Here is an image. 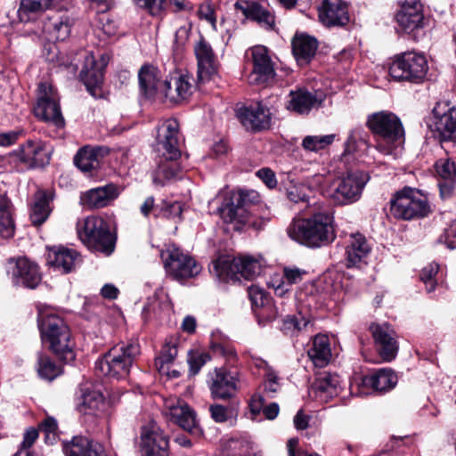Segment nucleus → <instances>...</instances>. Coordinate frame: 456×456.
Returning a JSON list of instances; mask_svg holds the SVG:
<instances>
[{"label":"nucleus","instance_id":"55","mask_svg":"<svg viewBox=\"0 0 456 456\" xmlns=\"http://www.w3.org/2000/svg\"><path fill=\"white\" fill-rule=\"evenodd\" d=\"M14 220L12 209L0 213V235L4 238H11L14 234Z\"/></svg>","mask_w":456,"mask_h":456},{"label":"nucleus","instance_id":"8","mask_svg":"<svg viewBox=\"0 0 456 456\" xmlns=\"http://www.w3.org/2000/svg\"><path fill=\"white\" fill-rule=\"evenodd\" d=\"M430 212L427 196L418 189L405 186L390 199V213L395 219H419L426 217Z\"/></svg>","mask_w":456,"mask_h":456},{"label":"nucleus","instance_id":"40","mask_svg":"<svg viewBox=\"0 0 456 456\" xmlns=\"http://www.w3.org/2000/svg\"><path fill=\"white\" fill-rule=\"evenodd\" d=\"M103 151L102 148L85 146L75 155L74 163L83 173H91L99 168Z\"/></svg>","mask_w":456,"mask_h":456},{"label":"nucleus","instance_id":"36","mask_svg":"<svg viewBox=\"0 0 456 456\" xmlns=\"http://www.w3.org/2000/svg\"><path fill=\"white\" fill-rule=\"evenodd\" d=\"M397 376L389 369H379L370 375L362 377L358 386L376 392H387L395 387Z\"/></svg>","mask_w":456,"mask_h":456},{"label":"nucleus","instance_id":"49","mask_svg":"<svg viewBox=\"0 0 456 456\" xmlns=\"http://www.w3.org/2000/svg\"><path fill=\"white\" fill-rule=\"evenodd\" d=\"M335 139V134L306 135L302 141V147L308 151L317 152L330 145Z\"/></svg>","mask_w":456,"mask_h":456},{"label":"nucleus","instance_id":"57","mask_svg":"<svg viewBox=\"0 0 456 456\" xmlns=\"http://www.w3.org/2000/svg\"><path fill=\"white\" fill-rule=\"evenodd\" d=\"M211 418L217 423H223L232 418L233 411L232 409L219 403L209 406Z\"/></svg>","mask_w":456,"mask_h":456},{"label":"nucleus","instance_id":"20","mask_svg":"<svg viewBox=\"0 0 456 456\" xmlns=\"http://www.w3.org/2000/svg\"><path fill=\"white\" fill-rule=\"evenodd\" d=\"M28 168L43 167L51 159L46 145L41 140H28L12 152Z\"/></svg>","mask_w":456,"mask_h":456},{"label":"nucleus","instance_id":"62","mask_svg":"<svg viewBox=\"0 0 456 456\" xmlns=\"http://www.w3.org/2000/svg\"><path fill=\"white\" fill-rule=\"evenodd\" d=\"M179 172V167L176 163L174 162H165L159 166L157 174L159 176H162L163 178L169 180L175 178Z\"/></svg>","mask_w":456,"mask_h":456},{"label":"nucleus","instance_id":"7","mask_svg":"<svg viewBox=\"0 0 456 456\" xmlns=\"http://www.w3.org/2000/svg\"><path fill=\"white\" fill-rule=\"evenodd\" d=\"M140 354L141 347L137 341L121 342L112 346L97 361L95 368L104 376L123 379L128 376Z\"/></svg>","mask_w":456,"mask_h":456},{"label":"nucleus","instance_id":"47","mask_svg":"<svg viewBox=\"0 0 456 456\" xmlns=\"http://www.w3.org/2000/svg\"><path fill=\"white\" fill-rule=\"evenodd\" d=\"M37 371L41 379L52 381L61 374L62 369L49 355L39 352L37 354Z\"/></svg>","mask_w":456,"mask_h":456},{"label":"nucleus","instance_id":"32","mask_svg":"<svg viewBox=\"0 0 456 456\" xmlns=\"http://www.w3.org/2000/svg\"><path fill=\"white\" fill-rule=\"evenodd\" d=\"M103 66L104 64H97L95 57L92 53L86 55L80 78L86 90L94 97H97L101 93V85L103 81Z\"/></svg>","mask_w":456,"mask_h":456},{"label":"nucleus","instance_id":"52","mask_svg":"<svg viewBox=\"0 0 456 456\" xmlns=\"http://www.w3.org/2000/svg\"><path fill=\"white\" fill-rule=\"evenodd\" d=\"M436 171L442 180H455L456 163L452 159H438L435 164Z\"/></svg>","mask_w":456,"mask_h":456},{"label":"nucleus","instance_id":"18","mask_svg":"<svg viewBox=\"0 0 456 456\" xmlns=\"http://www.w3.org/2000/svg\"><path fill=\"white\" fill-rule=\"evenodd\" d=\"M168 438L156 423L142 428L141 432L142 456H169Z\"/></svg>","mask_w":456,"mask_h":456},{"label":"nucleus","instance_id":"23","mask_svg":"<svg viewBox=\"0 0 456 456\" xmlns=\"http://www.w3.org/2000/svg\"><path fill=\"white\" fill-rule=\"evenodd\" d=\"M319 20L325 27H343L349 20L348 4L343 0H322L318 6Z\"/></svg>","mask_w":456,"mask_h":456},{"label":"nucleus","instance_id":"44","mask_svg":"<svg viewBox=\"0 0 456 456\" xmlns=\"http://www.w3.org/2000/svg\"><path fill=\"white\" fill-rule=\"evenodd\" d=\"M307 272L297 266H286L283 268L282 280L280 282L273 281L272 285L275 290V294L282 297L289 290V287L293 284L301 282Z\"/></svg>","mask_w":456,"mask_h":456},{"label":"nucleus","instance_id":"46","mask_svg":"<svg viewBox=\"0 0 456 456\" xmlns=\"http://www.w3.org/2000/svg\"><path fill=\"white\" fill-rule=\"evenodd\" d=\"M72 26L73 20L69 16L64 15L51 20L46 25V29L52 39L64 41L69 37Z\"/></svg>","mask_w":456,"mask_h":456},{"label":"nucleus","instance_id":"31","mask_svg":"<svg viewBox=\"0 0 456 456\" xmlns=\"http://www.w3.org/2000/svg\"><path fill=\"white\" fill-rule=\"evenodd\" d=\"M167 415L170 419L190 433H198L199 426L195 411L183 401L167 403Z\"/></svg>","mask_w":456,"mask_h":456},{"label":"nucleus","instance_id":"22","mask_svg":"<svg viewBox=\"0 0 456 456\" xmlns=\"http://www.w3.org/2000/svg\"><path fill=\"white\" fill-rule=\"evenodd\" d=\"M400 6L395 20L405 33L411 34L424 27L423 7L419 0H403Z\"/></svg>","mask_w":456,"mask_h":456},{"label":"nucleus","instance_id":"9","mask_svg":"<svg viewBox=\"0 0 456 456\" xmlns=\"http://www.w3.org/2000/svg\"><path fill=\"white\" fill-rule=\"evenodd\" d=\"M263 268L261 256H240L231 259L229 256H220L212 263L213 272L219 280H253L258 276Z\"/></svg>","mask_w":456,"mask_h":456},{"label":"nucleus","instance_id":"51","mask_svg":"<svg viewBox=\"0 0 456 456\" xmlns=\"http://www.w3.org/2000/svg\"><path fill=\"white\" fill-rule=\"evenodd\" d=\"M210 350L215 356L223 357L229 364H234L237 361L236 350L228 342L214 341L210 345Z\"/></svg>","mask_w":456,"mask_h":456},{"label":"nucleus","instance_id":"12","mask_svg":"<svg viewBox=\"0 0 456 456\" xmlns=\"http://www.w3.org/2000/svg\"><path fill=\"white\" fill-rule=\"evenodd\" d=\"M161 258L167 275L177 281L193 278L201 272L194 257L174 244L161 251Z\"/></svg>","mask_w":456,"mask_h":456},{"label":"nucleus","instance_id":"50","mask_svg":"<svg viewBox=\"0 0 456 456\" xmlns=\"http://www.w3.org/2000/svg\"><path fill=\"white\" fill-rule=\"evenodd\" d=\"M312 191L309 186L301 183H290L286 188V196L294 203L308 202Z\"/></svg>","mask_w":456,"mask_h":456},{"label":"nucleus","instance_id":"59","mask_svg":"<svg viewBox=\"0 0 456 456\" xmlns=\"http://www.w3.org/2000/svg\"><path fill=\"white\" fill-rule=\"evenodd\" d=\"M183 212V204L180 201H164L161 214L167 218H180Z\"/></svg>","mask_w":456,"mask_h":456},{"label":"nucleus","instance_id":"11","mask_svg":"<svg viewBox=\"0 0 456 456\" xmlns=\"http://www.w3.org/2000/svg\"><path fill=\"white\" fill-rule=\"evenodd\" d=\"M370 180L368 173L361 170L349 172L335 180L329 190V198L338 206L357 202Z\"/></svg>","mask_w":456,"mask_h":456},{"label":"nucleus","instance_id":"63","mask_svg":"<svg viewBox=\"0 0 456 456\" xmlns=\"http://www.w3.org/2000/svg\"><path fill=\"white\" fill-rule=\"evenodd\" d=\"M256 176L260 180H262L265 183V184L270 189H273V188L276 187V185H277V180L275 177V174L272 169H270L268 167H264V168L259 169L256 172Z\"/></svg>","mask_w":456,"mask_h":456},{"label":"nucleus","instance_id":"3","mask_svg":"<svg viewBox=\"0 0 456 456\" xmlns=\"http://www.w3.org/2000/svg\"><path fill=\"white\" fill-rule=\"evenodd\" d=\"M38 327L43 343L48 344L54 354L65 362L75 360V344L62 318L53 314H40Z\"/></svg>","mask_w":456,"mask_h":456},{"label":"nucleus","instance_id":"1","mask_svg":"<svg viewBox=\"0 0 456 456\" xmlns=\"http://www.w3.org/2000/svg\"><path fill=\"white\" fill-rule=\"evenodd\" d=\"M259 195L255 191H240L233 193L219 208L220 216L224 223L233 224L234 230L245 228L262 229L268 218L256 216Z\"/></svg>","mask_w":456,"mask_h":456},{"label":"nucleus","instance_id":"33","mask_svg":"<svg viewBox=\"0 0 456 456\" xmlns=\"http://www.w3.org/2000/svg\"><path fill=\"white\" fill-rule=\"evenodd\" d=\"M234 8L240 11L246 19L257 22L266 29H273L274 27V15L256 1L238 0L234 4Z\"/></svg>","mask_w":456,"mask_h":456},{"label":"nucleus","instance_id":"45","mask_svg":"<svg viewBox=\"0 0 456 456\" xmlns=\"http://www.w3.org/2000/svg\"><path fill=\"white\" fill-rule=\"evenodd\" d=\"M309 326H312L310 319L298 313L285 316L282 319L281 330L287 336L297 337L306 330Z\"/></svg>","mask_w":456,"mask_h":456},{"label":"nucleus","instance_id":"48","mask_svg":"<svg viewBox=\"0 0 456 456\" xmlns=\"http://www.w3.org/2000/svg\"><path fill=\"white\" fill-rule=\"evenodd\" d=\"M53 0H20L18 15L21 21H28L29 15L48 9Z\"/></svg>","mask_w":456,"mask_h":456},{"label":"nucleus","instance_id":"15","mask_svg":"<svg viewBox=\"0 0 456 456\" xmlns=\"http://www.w3.org/2000/svg\"><path fill=\"white\" fill-rule=\"evenodd\" d=\"M181 134L179 123L175 118L161 121L157 126V151L166 160H175L181 156Z\"/></svg>","mask_w":456,"mask_h":456},{"label":"nucleus","instance_id":"34","mask_svg":"<svg viewBox=\"0 0 456 456\" xmlns=\"http://www.w3.org/2000/svg\"><path fill=\"white\" fill-rule=\"evenodd\" d=\"M62 449L65 456H107L101 444L83 436L64 442Z\"/></svg>","mask_w":456,"mask_h":456},{"label":"nucleus","instance_id":"2","mask_svg":"<svg viewBox=\"0 0 456 456\" xmlns=\"http://www.w3.org/2000/svg\"><path fill=\"white\" fill-rule=\"evenodd\" d=\"M287 233L293 240L309 248L327 246L336 238L332 217L323 213L294 219L288 226Z\"/></svg>","mask_w":456,"mask_h":456},{"label":"nucleus","instance_id":"26","mask_svg":"<svg viewBox=\"0 0 456 456\" xmlns=\"http://www.w3.org/2000/svg\"><path fill=\"white\" fill-rule=\"evenodd\" d=\"M198 61V77L200 81L210 80L217 74L219 63L211 45L201 38L194 46Z\"/></svg>","mask_w":456,"mask_h":456},{"label":"nucleus","instance_id":"54","mask_svg":"<svg viewBox=\"0 0 456 456\" xmlns=\"http://www.w3.org/2000/svg\"><path fill=\"white\" fill-rule=\"evenodd\" d=\"M439 271V265L436 263H431L425 266L420 273V280L426 285V289L428 293L435 290L436 287V279Z\"/></svg>","mask_w":456,"mask_h":456},{"label":"nucleus","instance_id":"25","mask_svg":"<svg viewBox=\"0 0 456 456\" xmlns=\"http://www.w3.org/2000/svg\"><path fill=\"white\" fill-rule=\"evenodd\" d=\"M139 88L146 98H163L164 85L160 70L151 64H144L138 71Z\"/></svg>","mask_w":456,"mask_h":456},{"label":"nucleus","instance_id":"6","mask_svg":"<svg viewBox=\"0 0 456 456\" xmlns=\"http://www.w3.org/2000/svg\"><path fill=\"white\" fill-rule=\"evenodd\" d=\"M81 242L91 251L110 256L115 249L116 237L108 222L99 216H88L77 223Z\"/></svg>","mask_w":456,"mask_h":456},{"label":"nucleus","instance_id":"10","mask_svg":"<svg viewBox=\"0 0 456 456\" xmlns=\"http://www.w3.org/2000/svg\"><path fill=\"white\" fill-rule=\"evenodd\" d=\"M428 62L424 53L407 51L395 55L389 65V75L394 80L422 83L428 72Z\"/></svg>","mask_w":456,"mask_h":456},{"label":"nucleus","instance_id":"4","mask_svg":"<svg viewBox=\"0 0 456 456\" xmlns=\"http://www.w3.org/2000/svg\"><path fill=\"white\" fill-rule=\"evenodd\" d=\"M38 327L43 343L48 344L54 354L65 362L75 360V344L62 318L53 314H40Z\"/></svg>","mask_w":456,"mask_h":456},{"label":"nucleus","instance_id":"38","mask_svg":"<svg viewBox=\"0 0 456 456\" xmlns=\"http://www.w3.org/2000/svg\"><path fill=\"white\" fill-rule=\"evenodd\" d=\"M292 53L299 65H305L314 57L318 48L317 40L306 34L297 33L291 42Z\"/></svg>","mask_w":456,"mask_h":456},{"label":"nucleus","instance_id":"24","mask_svg":"<svg viewBox=\"0 0 456 456\" xmlns=\"http://www.w3.org/2000/svg\"><path fill=\"white\" fill-rule=\"evenodd\" d=\"M81 261L80 254L73 248L61 245L48 248L47 265L61 273L75 271Z\"/></svg>","mask_w":456,"mask_h":456},{"label":"nucleus","instance_id":"27","mask_svg":"<svg viewBox=\"0 0 456 456\" xmlns=\"http://www.w3.org/2000/svg\"><path fill=\"white\" fill-rule=\"evenodd\" d=\"M237 117L247 130L254 132L267 129L271 125L270 110L261 103L240 108Z\"/></svg>","mask_w":456,"mask_h":456},{"label":"nucleus","instance_id":"14","mask_svg":"<svg viewBox=\"0 0 456 456\" xmlns=\"http://www.w3.org/2000/svg\"><path fill=\"white\" fill-rule=\"evenodd\" d=\"M434 122L430 131L440 143L456 142V107L446 102H437L433 109Z\"/></svg>","mask_w":456,"mask_h":456},{"label":"nucleus","instance_id":"37","mask_svg":"<svg viewBox=\"0 0 456 456\" xmlns=\"http://www.w3.org/2000/svg\"><path fill=\"white\" fill-rule=\"evenodd\" d=\"M289 98L287 109L297 114H308L312 109L319 107L322 102L315 94L304 88L291 91Z\"/></svg>","mask_w":456,"mask_h":456},{"label":"nucleus","instance_id":"5","mask_svg":"<svg viewBox=\"0 0 456 456\" xmlns=\"http://www.w3.org/2000/svg\"><path fill=\"white\" fill-rule=\"evenodd\" d=\"M366 126L378 136L376 149L384 155L404 142V129L400 118L390 111H379L367 118Z\"/></svg>","mask_w":456,"mask_h":456},{"label":"nucleus","instance_id":"41","mask_svg":"<svg viewBox=\"0 0 456 456\" xmlns=\"http://www.w3.org/2000/svg\"><path fill=\"white\" fill-rule=\"evenodd\" d=\"M307 355L315 367L326 366L331 358L330 339L326 335H316L311 347L307 350Z\"/></svg>","mask_w":456,"mask_h":456},{"label":"nucleus","instance_id":"43","mask_svg":"<svg viewBox=\"0 0 456 456\" xmlns=\"http://www.w3.org/2000/svg\"><path fill=\"white\" fill-rule=\"evenodd\" d=\"M248 297L257 317H265V315L264 312L270 309L273 314L272 315L267 316V319L270 320L277 318L278 311L263 289L252 285L248 288Z\"/></svg>","mask_w":456,"mask_h":456},{"label":"nucleus","instance_id":"28","mask_svg":"<svg viewBox=\"0 0 456 456\" xmlns=\"http://www.w3.org/2000/svg\"><path fill=\"white\" fill-rule=\"evenodd\" d=\"M345 259L347 267H360L366 263L370 252V245L360 232L350 233L346 240Z\"/></svg>","mask_w":456,"mask_h":456},{"label":"nucleus","instance_id":"58","mask_svg":"<svg viewBox=\"0 0 456 456\" xmlns=\"http://www.w3.org/2000/svg\"><path fill=\"white\" fill-rule=\"evenodd\" d=\"M134 3L141 7L147 9L153 16L160 15L164 9L165 0H133Z\"/></svg>","mask_w":456,"mask_h":456},{"label":"nucleus","instance_id":"21","mask_svg":"<svg viewBox=\"0 0 456 456\" xmlns=\"http://www.w3.org/2000/svg\"><path fill=\"white\" fill-rule=\"evenodd\" d=\"M370 330L380 357L386 362L395 359L398 352V343L393 328L387 323H372Z\"/></svg>","mask_w":456,"mask_h":456},{"label":"nucleus","instance_id":"53","mask_svg":"<svg viewBox=\"0 0 456 456\" xmlns=\"http://www.w3.org/2000/svg\"><path fill=\"white\" fill-rule=\"evenodd\" d=\"M176 355V346L174 345L166 344L161 350L160 355L155 360V365L159 371L164 372L165 368H167L168 365L173 362Z\"/></svg>","mask_w":456,"mask_h":456},{"label":"nucleus","instance_id":"61","mask_svg":"<svg viewBox=\"0 0 456 456\" xmlns=\"http://www.w3.org/2000/svg\"><path fill=\"white\" fill-rule=\"evenodd\" d=\"M232 450H238L239 453L233 456H262L259 452H252L251 445L244 441L231 440L230 445Z\"/></svg>","mask_w":456,"mask_h":456},{"label":"nucleus","instance_id":"56","mask_svg":"<svg viewBox=\"0 0 456 456\" xmlns=\"http://www.w3.org/2000/svg\"><path fill=\"white\" fill-rule=\"evenodd\" d=\"M210 360V356L206 353H191L188 357L190 374L195 376L199 373L202 366Z\"/></svg>","mask_w":456,"mask_h":456},{"label":"nucleus","instance_id":"17","mask_svg":"<svg viewBox=\"0 0 456 456\" xmlns=\"http://www.w3.org/2000/svg\"><path fill=\"white\" fill-rule=\"evenodd\" d=\"M208 383L214 399L228 400L233 397L239 389L238 373L224 368H215L208 373Z\"/></svg>","mask_w":456,"mask_h":456},{"label":"nucleus","instance_id":"16","mask_svg":"<svg viewBox=\"0 0 456 456\" xmlns=\"http://www.w3.org/2000/svg\"><path fill=\"white\" fill-rule=\"evenodd\" d=\"M36 117L50 122L57 127L64 126V118L61 112L59 99L51 85L42 83L38 87V100L34 109Z\"/></svg>","mask_w":456,"mask_h":456},{"label":"nucleus","instance_id":"30","mask_svg":"<svg viewBox=\"0 0 456 456\" xmlns=\"http://www.w3.org/2000/svg\"><path fill=\"white\" fill-rule=\"evenodd\" d=\"M192 82L193 78L189 75H179L167 80L162 100L172 104L187 100L192 94Z\"/></svg>","mask_w":456,"mask_h":456},{"label":"nucleus","instance_id":"64","mask_svg":"<svg viewBox=\"0 0 456 456\" xmlns=\"http://www.w3.org/2000/svg\"><path fill=\"white\" fill-rule=\"evenodd\" d=\"M297 438H290L287 443L288 456H321L316 452L308 453L298 447Z\"/></svg>","mask_w":456,"mask_h":456},{"label":"nucleus","instance_id":"39","mask_svg":"<svg viewBox=\"0 0 456 456\" xmlns=\"http://www.w3.org/2000/svg\"><path fill=\"white\" fill-rule=\"evenodd\" d=\"M80 393L77 405V411L84 415L98 416L104 407L102 394L86 387L80 389Z\"/></svg>","mask_w":456,"mask_h":456},{"label":"nucleus","instance_id":"13","mask_svg":"<svg viewBox=\"0 0 456 456\" xmlns=\"http://www.w3.org/2000/svg\"><path fill=\"white\" fill-rule=\"evenodd\" d=\"M6 272L15 286L30 289H36L42 280L39 265L27 256L10 257Z\"/></svg>","mask_w":456,"mask_h":456},{"label":"nucleus","instance_id":"60","mask_svg":"<svg viewBox=\"0 0 456 456\" xmlns=\"http://www.w3.org/2000/svg\"><path fill=\"white\" fill-rule=\"evenodd\" d=\"M438 241L440 243H444L450 249H454L456 248V220H454L447 229H445Z\"/></svg>","mask_w":456,"mask_h":456},{"label":"nucleus","instance_id":"42","mask_svg":"<svg viewBox=\"0 0 456 456\" xmlns=\"http://www.w3.org/2000/svg\"><path fill=\"white\" fill-rule=\"evenodd\" d=\"M53 197L45 191H37L34 195L30 208V220L34 225H40L46 221L52 208L50 203Z\"/></svg>","mask_w":456,"mask_h":456},{"label":"nucleus","instance_id":"19","mask_svg":"<svg viewBox=\"0 0 456 456\" xmlns=\"http://www.w3.org/2000/svg\"><path fill=\"white\" fill-rule=\"evenodd\" d=\"M253 69L248 80L251 85H266L274 78L273 63L269 56L268 50L263 45H256L251 49Z\"/></svg>","mask_w":456,"mask_h":456},{"label":"nucleus","instance_id":"35","mask_svg":"<svg viewBox=\"0 0 456 456\" xmlns=\"http://www.w3.org/2000/svg\"><path fill=\"white\" fill-rule=\"evenodd\" d=\"M341 392L338 375L329 372L321 374L312 385V393L316 400L328 403Z\"/></svg>","mask_w":456,"mask_h":456},{"label":"nucleus","instance_id":"29","mask_svg":"<svg viewBox=\"0 0 456 456\" xmlns=\"http://www.w3.org/2000/svg\"><path fill=\"white\" fill-rule=\"evenodd\" d=\"M120 193L119 188L114 183H108L83 192L80 196L81 204L90 209L102 208L110 205Z\"/></svg>","mask_w":456,"mask_h":456}]
</instances>
